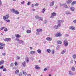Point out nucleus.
I'll list each match as a JSON object with an SVG mask.
<instances>
[{"label":"nucleus","mask_w":76,"mask_h":76,"mask_svg":"<svg viewBox=\"0 0 76 76\" xmlns=\"http://www.w3.org/2000/svg\"><path fill=\"white\" fill-rule=\"evenodd\" d=\"M9 18V14L6 15L5 16H3V19L5 21L7 19H8Z\"/></svg>","instance_id":"nucleus-1"},{"label":"nucleus","mask_w":76,"mask_h":76,"mask_svg":"<svg viewBox=\"0 0 76 76\" xmlns=\"http://www.w3.org/2000/svg\"><path fill=\"white\" fill-rule=\"evenodd\" d=\"M15 40L17 41H19V42L20 44H21L22 43H24V42H23V41L19 39H18V38H16Z\"/></svg>","instance_id":"nucleus-2"},{"label":"nucleus","mask_w":76,"mask_h":76,"mask_svg":"<svg viewBox=\"0 0 76 76\" xmlns=\"http://www.w3.org/2000/svg\"><path fill=\"white\" fill-rule=\"evenodd\" d=\"M64 44L65 46V47H66V46H67L68 45V44H69V43L67 41V40H64Z\"/></svg>","instance_id":"nucleus-3"},{"label":"nucleus","mask_w":76,"mask_h":76,"mask_svg":"<svg viewBox=\"0 0 76 76\" xmlns=\"http://www.w3.org/2000/svg\"><path fill=\"white\" fill-rule=\"evenodd\" d=\"M4 41L9 42V41H11V39L10 38H7L5 39H4Z\"/></svg>","instance_id":"nucleus-4"},{"label":"nucleus","mask_w":76,"mask_h":76,"mask_svg":"<svg viewBox=\"0 0 76 76\" xmlns=\"http://www.w3.org/2000/svg\"><path fill=\"white\" fill-rule=\"evenodd\" d=\"M69 29L71 30L74 31V30H75V27L74 26H71L69 27Z\"/></svg>","instance_id":"nucleus-5"},{"label":"nucleus","mask_w":76,"mask_h":76,"mask_svg":"<svg viewBox=\"0 0 76 76\" xmlns=\"http://www.w3.org/2000/svg\"><path fill=\"white\" fill-rule=\"evenodd\" d=\"M62 35L61 33L59 32H58L56 34V36L58 37H61Z\"/></svg>","instance_id":"nucleus-6"},{"label":"nucleus","mask_w":76,"mask_h":76,"mask_svg":"<svg viewBox=\"0 0 76 76\" xmlns=\"http://www.w3.org/2000/svg\"><path fill=\"white\" fill-rule=\"evenodd\" d=\"M46 39L47 41H52V38L51 37H48L46 38Z\"/></svg>","instance_id":"nucleus-7"},{"label":"nucleus","mask_w":76,"mask_h":76,"mask_svg":"<svg viewBox=\"0 0 76 76\" xmlns=\"http://www.w3.org/2000/svg\"><path fill=\"white\" fill-rule=\"evenodd\" d=\"M58 26H59V27H60L61 25V20H58Z\"/></svg>","instance_id":"nucleus-8"},{"label":"nucleus","mask_w":76,"mask_h":76,"mask_svg":"<svg viewBox=\"0 0 76 76\" xmlns=\"http://www.w3.org/2000/svg\"><path fill=\"white\" fill-rule=\"evenodd\" d=\"M70 9L72 11V12H74V10H75V7H70Z\"/></svg>","instance_id":"nucleus-9"},{"label":"nucleus","mask_w":76,"mask_h":76,"mask_svg":"<svg viewBox=\"0 0 76 76\" xmlns=\"http://www.w3.org/2000/svg\"><path fill=\"white\" fill-rule=\"evenodd\" d=\"M37 32H42V29L41 28H39L36 30Z\"/></svg>","instance_id":"nucleus-10"},{"label":"nucleus","mask_w":76,"mask_h":76,"mask_svg":"<svg viewBox=\"0 0 76 76\" xmlns=\"http://www.w3.org/2000/svg\"><path fill=\"white\" fill-rule=\"evenodd\" d=\"M64 4V6L65 8H66L67 9L69 8V7L67 6V5L66 4Z\"/></svg>","instance_id":"nucleus-11"},{"label":"nucleus","mask_w":76,"mask_h":76,"mask_svg":"<svg viewBox=\"0 0 76 76\" xmlns=\"http://www.w3.org/2000/svg\"><path fill=\"white\" fill-rule=\"evenodd\" d=\"M54 1H53L52 2H50V6H54Z\"/></svg>","instance_id":"nucleus-12"},{"label":"nucleus","mask_w":76,"mask_h":76,"mask_svg":"<svg viewBox=\"0 0 76 76\" xmlns=\"http://www.w3.org/2000/svg\"><path fill=\"white\" fill-rule=\"evenodd\" d=\"M22 64L23 67H26V62L25 61H24L23 62Z\"/></svg>","instance_id":"nucleus-13"},{"label":"nucleus","mask_w":76,"mask_h":76,"mask_svg":"<svg viewBox=\"0 0 76 76\" xmlns=\"http://www.w3.org/2000/svg\"><path fill=\"white\" fill-rule=\"evenodd\" d=\"M16 10L15 9H12L11 10V12H12V13H15Z\"/></svg>","instance_id":"nucleus-14"},{"label":"nucleus","mask_w":76,"mask_h":76,"mask_svg":"<svg viewBox=\"0 0 76 76\" xmlns=\"http://www.w3.org/2000/svg\"><path fill=\"white\" fill-rule=\"evenodd\" d=\"M35 68L36 69H37L38 70H39L40 69V67L36 65L35 66Z\"/></svg>","instance_id":"nucleus-15"},{"label":"nucleus","mask_w":76,"mask_h":76,"mask_svg":"<svg viewBox=\"0 0 76 76\" xmlns=\"http://www.w3.org/2000/svg\"><path fill=\"white\" fill-rule=\"evenodd\" d=\"M72 3V0H69L66 1L67 4H70Z\"/></svg>","instance_id":"nucleus-16"},{"label":"nucleus","mask_w":76,"mask_h":76,"mask_svg":"<svg viewBox=\"0 0 76 76\" xmlns=\"http://www.w3.org/2000/svg\"><path fill=\"white\" fill-rule=\"evenodd\" d=\"M52 15H53V16H56V15H57V13L56 12H53L51 13Z\"/></svg>","instance_id":"nucleus-17"},{"label":"nucleus","mask_w":76,"mask_h":76,"mask_svg":"<svg viewBox=\"0 0 76 76\" xmlns=\"http://www.w3.org/2000/svg\"><path fill=\"white\" fill-rule=\"evenodd\" d=\"M4 60H2L0 61V65H1L2 64H4Z\"/></svg>","instance_id":"nucleus-18"},{"label":"nucleus","mask_w":76,"mask_h":76,"mask_svg":"<svg viewBox=\"0 0 76 76\" xmlns=\"http://www.w3.org/2000/svg\"><path fill=\"white\" fill-rule=\"evenodd\" d=\"M66 15H71V14H72V13L68 11H66Z\"/></svg>","instance_id":"nucleus-19"},{"label":"nucleus","mask_w":76,"mask_h":76,"mask_svg":"<svg viewBox=\"0 0 76 76\" xmlns=\"http://www.w3.org/2000/svg\"><path fill=\"white\" fill-rule=\"evenodd\" d=\"M35 53V52L34 51H31L30 52L31 54H34Z\"/></svg>","instance_id":"nucleus-20"},{"label":"nucleus","mask_w":76,"mask_h":76,"mask_svg":"<svg viewBox=\"0 0 76 76\" xmlns=\"http://www.w3.org/2000/svg\"><path fill=\"white\" fill-rule=\"evenodd\" d=\"M0 45L1 46H2L3 47H5V46H6L5 44L3 43H2L1 42H0Z\"/></svg>","instance_id":"nucleus-21"},{"label":"nucleus","mask_w":76,"mask_h":76,"mask_svg":"<svg viewBox=\"0 0 76 76\" xmlns=\"http://www.w3.org/2000/svg\"><path fill=\"white\" fill-rule=\"evenodd\" d=\"M15 36L17 37L16 38H19V37H21V36H20L19 34H15Z\"/></svg>","instance_id":"nucleus-22"},{"label":"nucleus","mask_w":76,"mask_h":76,"mask_svg":"<svg viewBox=\"0 0 76 76\" xmlns=\"http://www.w3.org/2000/svg\"><path fill=\"white\" fill-rule=\"evenodd\" d=\"M39 21H40V22H41V21H42L43 20V19L41 17H39Z\"/></svg>","instance_id":"nucleus-23"},{"label":"nucleus","mask_w":76,"mask_h":76,"mask_svg":"<svg viewBox=\"0 0 76 76\" xmlns=\"http://www.w3.org/2000/svg\"><path fill=\"white\" fill-rule=\"evenodd\" d=\"M66 50H64L63 51H62L61 53V54H64V53H65L66 52Z\"/></svg>","instance_id":"nucleus-24"},{"label":"nucleus","mask_w":76,"mask_h":76,"mask_svg":"<svg viewBox=\"0 0 76 76\" xmlns=\"http://www.w3.org/2000/svg\"><path fill=\"white\" fill-rule=\"evenodd\" d=\"M19 71L18 69L16 70L15 71V73L16 74V75H18V74H19Z\"/></svg>","instance_id":"nucleus-25"},{"label":"nucleus","mask_w":76,"mask_h":76,"mask_svg":"<svg viewBox=\"0 0 76 76\" xmlns=\"http://www.w3.org/2000/svg\"><path fill=\"white\" fill-rule=\"evenodd\" d=\"M46 51L48 53H51V50L50 49H48Z\"/></svg>","instance_id":"nucleus-26"},{"label":"nucleus","mask_w":76,"mask_h":76,"mask_svg":"<svg viewBox=\"0 0 76 76\" xmlns=\"http://www.w3.org/2000/svg\"><path fill=\"white\" fill-rule=\"evenodd\" d=\"M15 13L17 15H19V11L18 10L15 11Z\"/></svg>","instance_id":"nucleus-27"},{"label":"nucleus","mask_w":76,"mask_h":76,"mask_svg":"<svg viewBox=\"0 0 76 76\" xmlns=\"http://www.w3.org/2000/svg\"><path fill=\"white\" fill-rule=\"evenodd\" d=\"M37 52L39 54H41V50L40 49H38L37 50Z\"/></svg>","instance_id":"nucleus-28"},{"label":"nucleus","mask_w":76,"mask_h":76,"mask_svg":"<svg viewBox=\"0 0 76 76\" xmlns=\"http://www.w3.org/2000/svg\"><path fill=\"white\" fill-rule=\"evenodd\" d=\"M76 4V1H73V2L72 3V5H74V4Z\"/></svg>","instance_id":"nucleus-29"},{"label":"nucleus","mask_w":76,"mask_h":76,"mask_svg":"<svg viewBox=\"0 0 76 76\" xmlns=\"http://www.w3.org/2000/svg\"><path fill=\"white\" fill-rule=\"evenodd\" d=\"M72 71H75V68L74 66H73L72 68Z\"/></svg>","instance_id":"nucleus-30"},{"label":"nucleus","mask_w":76,"mask_h":76,"mask_svg":"<svg viewBox=\"0 0 76 76\" xmlns=\"http://www.w3.org/2000/svg\"><path fill=\"white\" fill-rule=\"evenodd\" d=\"M57 43L58 44H62V42L60 41H58L57 42Z\"/></svg>","instance_id":"nucleus-31"},{"label":"nucleus","mask_w":76,"mask_h":76,"mask_svg":"<svg viewBox=\"0 0 76 76\" xmlns=\"http://www.w3.org/2000/svg\"><path fill=\"white\" fill-rule=\"evenodd\" d=\"M58 27H59L58 25V26H54V28L55 29H57L58 28Z\"/></svg>","instance_id":"nucleus-32"},{"label":"nucleus","mask_w":76,"mask_h":76,"mask_svg":"<svg viewBox=\"0 0 76 76\" xmlns=\"http://www.w3.org/2000/svg\"><path fill=\"white\" fill-rule=\"evenodd\" d=\"M69 75H73V73H72V72L71 71H69Z\"/></svg>","instance_id":"nucleus-33"},{"label":"nucleus","mask_w":76,"mask_h":76,"mask_svg":"<svg viewBox=\"0 0 76 76\" xmlns=\"http://www.w3.org/2000/svg\"><path fill=\"white\" fill-rule=\"evenodd\" d=\"M26 61L27 63H28V62H29V59L28 58H26Z\"/></svg>","instance_id":"nucleus-34"},{"label":"nucleus","mask_w":76,"mask_h":76,"mask_svg":"<svg viewBox=\"0 0 76 76\" xmlns=\"http://www.w3.org/2000/svg\"><path fill=\"white\" fill-rule=\"evenodd\" d=\"M60 48V46L59 45H58L56 47V49L57 50H59Z\"/></svg>","instance_id":"nucleus-35"},{"label":"nucleus","mask_w":76,"mask_h":76,"mask_svg":"<svg viewBox=\"0 0 76 76\" xmlns=\"http://www.w3.org/2000/svg\"><path fill=\"white\" fill-rule=\"evenodd\" d=\"M40 17H39V16H38V15H36V16H35V18H36V19H39Z\"/></svg>","instance_id":"nucleus-36"},{"label":"nucleus","mask_w":76,"mask_h":76,"mask_svg":"<svg viewBox=\"0 0 76 76\" xmlns=\"http://www.w3.org/2000/svg\"><path fill=\"white\" fill-rule=\"evenodd\" d=\"M73 58H74V59H75V58H76V54H74V55H73Z\"/></svg>","instance_id":"nucleus-37"},{"label":"nucleus","mask_w":76,"mask_h":76,"mask_svg":"<svg viewBox=\"0 0 76 76\" xmlns=\"http://www.w3.org/2000/svg\"><path fill=\"white\" fill-rule=\"evenodd\" d=\"M27 33H31V31L29 30H27Z\"/></svg>","instance_id":"nucleus-38"},{"label":"nucleus","mask_w":76,"mask_h":76,"mask_svg":"<svg viewBox=\"0 0 76 76\" xmlns=\"http://www.w3.org/2000/svg\"><path fill=\"white\" fill-rule=\"evenodd\" d=\"M23 74L24 75H25V76H26V75L27 74L26 73V72H23Z\"/></svg>","instance_id":"nucleus-39"},{"label":"nucleus","mask_w":76,"mask_h":76,"mask_svg":"<svg viewBox=\"0 0 76 76\" xmlns=\"http://www.w3.org/2000/svg\"><path fill=\"white\" fill-rule=\"evenodd\" d=\"M45 11V9L44 8L43 9L42 11L43 13H44Z\"/></svg>","instance_id":"nucleus-40"},{"label":"nucleus","mask_w":76,"mask_h":76,"mask_svg":"<svg viewBox=\"0 0 76 76\" xmlns=\"http://www.w3.org/2000/svg\"><path fill=\"white\" fill-rule=\"evenodd\" d=\"M51 52L52 54H54V50H52Z\"/></svg>","instance_id":"nucleus-41"},{"label":"nucleus","mask_w":76,"mask_h":76,"mask_svg":"<svg viewBox=\"0 0 76 76\" xmlns=\"http://www.w3.org/2000/svg\"><path fill=\"white\" fill-rule=\"evenodd\" d=\"M8 31V29H7V28H4V31Z\"/></svg>","instance_id":"nucleus-42"},{"label":"nucleus","mask_w":76,"mask_h":76,"mask_svg":"<svg viewBox=\"0 0 76 76\" xmlns=\"http://www.w3.org/2000/svg\"><path fill=\"white\" fill-rule=\"evenodd\" d=\"M5 21H6L7 22H10V20H6Z\"/></svg>","instance_id":"nucleus-43"},{"label":"nucleus","mask_w":76,"mask_h":76,"mask_svg":"<svg viewBox=\"0 0 76 76\" xmlns=\"http://www.w3.org/2000/svg\"><path fill=\"white\" fill-rule=\"evenodd\" d=\"M15 66H17L18 65V62L16 61L15 63Z\"/></svg>","instance_id":"nucleus-44"},{"label":"nucleus","mask_w":76,"mask_h":76,"mask_svg":"<svg viewBox=\"0 0 76 76\" xmlns=\"http://www.w3.org/2000/svg\"><path fill=\"white\" fill-rule=\"evenodd\" d=\"M3 71H4L6 72V71H7V70L6 69V68H4V69H3Z\"/></svg>","instance_id":"nucleus-45"},{"label":"nucleus","mask_w":76,"mask_h":76,"mask_svg":"<svg viewBox=\"0 0 76 76\" xmlns=\"http://www.w3.org/2000/svg\"><path fill=\"white\" fill-rule=\"evenodd\" d=\"M54 16H53V15H51L50 16V18H51V19H53V18H54Z\"/></svg>","instance_id":"nucleus-46"},{"label":"nucleus","mask_w":76,"mask_h":76,"mask_svg":"<svg viewBox=\"0 0 76 76\" xmlns=\"http://www.w3.org/2000/svg\"><path fill=\"white\" fill-rule=\"evenodd\" d=\"M6 54V53H2V56H5Z\"/></svg>","instance_id":"nucleus-47"},{"label":"nucleus","mask_w":76,"mask_h":76,"mask_svg":"<svg viewBox=\"0 0 76 76\" xmlns=\"http://www.w3.org/2000/svg\"><path fill=\"white\" fill-rule=\"evenodd\" d=\"M35 6H38V4H34Z\"/></svg>","instance_id":"nucleus-48"},{"label":"nucleus","mask_w":76,"mask_h":76,"mask_svg":"<svg viewBox=\"0 0 76 76\" xmlns=\"http://www.w3.org/2000/svg\"><path fill=\"white\" fill-rule=\"evenodd\" d=\"M4 28H5V27H2L0 29L1 30H3V29H4Z\"/></svg>","instance_id":"nucleus-49"},{"label":"nucleus","mask_w":76,"mask_h":76,"mask_svg":"<svg viewBox=\"0 0 76 76\" xmlns=\"http://www.w3.org/2000/svg\"><path fill=\"white\" fill-rule=\"evenodd\" d=\"M46 70H47V68H45L44 70V71H46Z\"/></svg>","instance_id":"nucleus-50"},{"label":"nucleus","mask_w":76,"mask_h":76,"mask_svg":"<svg viewBox=\"0 0 76 76\" xmlns=\"http://www.w3.org/2000/svg\"><path fill=\"white\" fill-rule=\"evenodd\" d=\"M3 67H4V66L3 65L1 66V67H0V69H3Z\"/></svg>","instance_id":"nucleus-51"},{"label":"nucleus","mask_w":76,"mask_h":76,"mask_svg":"<svg viewBox=\"0 0 76 76\" xmlns=\"http://www.w3.org/2000/svg\"><path fill=\"white\" fill-rule=\"evenodd\" d=\"M22 4H25V2L24 1H23L22 2H21V3Z\"/></svg>","instance_id":"nucleus-52"},{"label":"nucleus","mask_w":76,"mask_h":76,"mask_svg":"<svg viewBox=\"0 0 76 76\" xmlns=\"http://www.w3.org/2000/svg\"><path fill=\"white\" fill-rule=\"evenodd\" d=\"M11 66L12 67L13 66V63H12L11 64Z\"/></svg>","instance_id":"nucleus-53"},{"label":"nucleus","mask_w":76,"mask_h":76,"mask_svg":"<svg viewBox=\"0 0 76 76\" xmlns=\"http://www.w3.org/2000/svg\"><path fill=\"white\" fill-rule=\"evenodd\" d=\"M0 49H3V47L2 46H0Z\"/></svg>","instance_id":"nucleus-54"},{"label":"nucleus","mask_w":76,"mask_h":76,"mask_svg":"<svg viewBox=\"0 0 76 76\" xmlns=\"http://www.w3.org/2000/svg\"><path fill=\"white\" fill-rule=\"evenodd\" d=\"M71 63H73V60H71Z\"/></svg>","instance_id":"nucleus-55"},{"label":"nucleus","mask_w":76,"mask_h":76,"mask_svg":"<svg viewBox=\"0 0 76 76\" xmlns=\"http://www.w3.org/2000/svg\"><path fill=\"white\" fill-rule=\"evenodd\" d=\"M73 22L74 23H76V20H73Z\"/></svg>","instance_id":"nucleus-56"},{"label":"nucleus","mask_w":76,"mask_h":76,"mask_svg":"<svg viewBox=\"0 0 76 76\" xmlns=\"http://www.w3.org/2000/svg\"><path fill=\"white\" fill-rule=\"evenodd\" d=\"M30 4V2H28V3H27V5H28V6H29V5Z\"/></svg>","instance_id":"nucleus-57"},{"label":"nucleus","mask_w":76,"mask_h":76,"mask_svg":"<svg viewBox=\"0 0 76 76\" xmlns=\"http://www.w3.org/2000/svg\"><path fill=\"white\" fill-rule=\"evenodd\" d=\"M47 22V21L45 20L44 22V23H46Z\"/></svg>","instance_id":"nucleus-58"},{"label":"nucleus","mask_w":76,"mask_h":76,"mask_svg":"<svg viewBox=\"0 0 76 76\" xmlns=\"http://www.w3.org/2000/svg\"><path fill=\"white\" fill-rule=\"evenodd\" d=\"M17 58H18V60H19L20 59V57H19V56H17Z\"/></svg>","instance_id":"nucleus-59"},{"label":"nucleus","mask_w":76,"mask_h":76,"mask_svg":"<svg viewBox=\"0 0 76 76\" xmlns=\"http://www.w3.org/2000/svg\"><path fill=\"white\" fill-rule=\"evenodd\" d=\"M2 4V2H1V1L0 0V5H1V4Z\"/></svg>","instance_id":"nucleus-60"},{"label":"nucleus","mask_w":76,"mask_h":76,"mask_svg":"<svg viewBox=\"0 0 76 76\" xmlns=\"http://www.w3.org/2000/svg\"><path fill=\"white\" fill-rule=\"evenodd\" d=\"M19 76H22V74L21 73L19 74Z\"/></svg>","instance_id":"nucleus-61"},{"label":"nucleus","mask_w":76,"mask_h":76,"mask_svg":"<svg viewBox=\"0 0 76 76\" xmlns=\"http://www.w3.org/2000/svg\"><path fill=\"white\" fill-rule=\"evenodd\" d=\"M22 29H23V30H24V29H25V27H23Z\"/></svg>","instance_id":"nucleus-62"},{"label":"nucleus","mask_w":76,"mask_h":76,"mask_svg":"<svg viewBox=\"0 0 76 76\" xmlns=\"http://www.w3.org/2000/svg\"><path fill=\"white\" fill-rule=\"evenodd\" d=\"M31 75L30 74H28L27 75V76H31Z\"/></svg>","instance_id":"nucleus-63"},{"label":"nucleus","mask_w":76,"mask_h":76,"mask_svg":"<svg viewBox=\"0 0 76 76\" xmlns=\"http://www.w3.org/2000/svg\"><path fill=\"white\" fill-rule=\"evenodd\" d=\"M43 43L44 44H45V43H46V42H45V41H44Z\"/></svg>","instance_id":"nucleus-64"}]
</instances>
